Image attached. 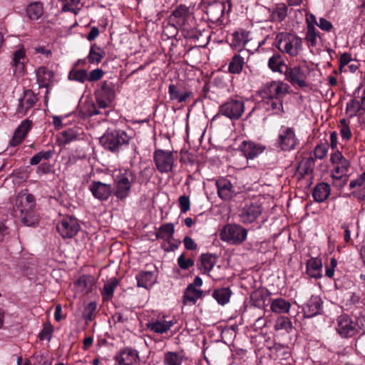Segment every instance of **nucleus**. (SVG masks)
I'll return each instance as SVG.
<instances>
[{
	"instance_id": "1",
	"label": "nucleus",
	"mask_w": 365,
	"mask_h": 365,
	"mask_svg": "<svg viewBox=\"0 0 365 365\" xmlns=\"http://www.w3.org/2000/svg\"><path fill=\"white\" fill-rule=\"evenodd\" d=\"M114 195L120 200L126 199L130 193L131 187L135 182V175L132 170L120 168L113 174Z\"/></svg>"
},
{
	"instance_id": "2",
	"label": "nucleus",
	"mask_w": 365,
	"mask_h": 365,
	"mask_svg": "<svg viewBox=\"0 0 365 365\" xmlns=\"http://www.w3.org/2000/svg\"><path fill=\"white\" fill-rule=\"evenodd\" d=\"M274 45L282 53L291 57L297 56L302 50V38L288 32L278 34L275 37Z\"/></svg>"
},
{
	"instance_id": "3",
	"label": "nucleus",
	"mask_w": 365,
	"mask_h": 365,
	"mask_svg": "<svg viewBox=\"0 0 365 365\" xmlns=\"http://www.w3.org/2000/svg\"><path fill=\"white\" fill-rule=\"evenodd\" d=\"M310 73V69L306 63L287 67L284 70L285 79L292 86L299 88H305L309 86L307 78Z\"/></svg>"
},
{
	"instance_id": "4",
	"label": "nucleus",
	"mask_w": 365,
	"mask_h": 365,
	"mask_svg": "<svg viewBox=\"0 0 365 365\" xmlns=\"http://www.w3.org/2000/svg\"><path fill=\"white\" fill-rule=\"evenodd\" d=\"M247 230L236 224H228L220 230V239L230 245H240L247 238Z\"/></svg>"
},
{
	"instance_id": "5",
	"label": "nucleus",
	"mask_w": 365,
	"mask_h": 365,
	"mask_svg": "<svg viewBox=\"0 0 365 365\" xmlns=\"http://www.w3.org/2000/svg\"><path fill=\"white\" fill-rule=\"evenodd\" d=\"M129 138L126 133L120 130L108 131L99 138L100 143L106 148L115 150L120 146L128 144Z\"/></svg>"
},
{
	"instance_id": "6",
	"label": "nucleus",
	"mask_w": 365,
	"mask_h": 365,
	"mask_svg": "<svg viewBox=\"0 0 365 365\" xmlns=\"http://www.w3.org/2000/svg\"><path fill=\"white\" fill-rule=\"evenodd\" d=\"M299 140L297 138L293 128L282 125L278 132L277 139V146L284 151H290L298 145Z\"/></svg>"
},
{
	"instance_id": "7",
	"label": "nucleus",
	"mask_w": 365,
	"mask_h": 365,
	"mask_svg": "<svg viewBox=\"0 0 365 365\" xmlns=\"http://www.w3.org/2000/svg\"><path fill=\"white\" fill-rule=\"evenodd\" d=\"M330 162L333 165L331 177L334 180H341L346 175L350 168V162L339 150L331 153Z\"/></svg>"
},
{
	"instance_id": "8",
	"label": "nucleus",
	"mask_w": 365,
	"mask_h": 365,
	"mask_svg": "<svg viewBox=\"0 0 365 365\" xmlns=\"http://www.w3.org/2000/svg\"><path fill=\"white\" fill-rule=\"evenodd\" d=\"M365 111V88L359 86L354 92V98L346 104V112L350 118L356 116L358 113L359 120L362 119V113Z\"/></svg>"
},
{
	"instance_id": "9",
	"label": "nucleus",
	"mask_w": 365,
	"mask_h": 365,
	"mask_svg": "<svg viewBox=\"0 0 365 365\" xmlns=\"http://www.w3.org/2000/svg\"><path fill=\"white\" fill-rule=\"evenodd\" d=\"M245 111V103L240 98H230L220 106L218 114L230 120L239 119Z\"/></svg>"
},
{
	"instance_id": "10",
	"label": "nucleus",
	"mask_w": 365,
	"mask_h": 365,
	"mask_svg": "<svg viewBox=\"0 0 365 365\" xmlns=\"http://www.w3.org/2000/svg\"><path fill=\"white\" fill-rule=\"evenodd\" d=\"M153 159L157 169L161 173H169L173 170L175 159L172 152L157 150L154 153Z\"/></svg>"
},
{
	"instance_id": "11",
	"label": "nucleus",
	"mask_w": 365,
	"mask_h": 365,
	"mask_svg": "<svg viewBox=\"0 0 365 365\" xmlns=\"http://www.w3.org/2000/svg\"><path fill=\"white\" fill-rule=\"evenodd\" d=\"M56 228L59 235L66 239L74 237L78 232L80 226L76 218L66 216L58 222Z\"/></svg>"
},
{
	"instance_id": "12",
	"label": "nucleus",
	"mask_w": 365,
	"mask_h": 365,
	"mask_svg": "<svg viewBox=\"0 0 365 365\" xmlns=\"http://www.w3.org/2000/svg\"><path fill=\"white\" fill-rule=\"evenodd\" d=\"M289 86L282 81H272L264 85L262 98H277L282 99L288 93Z\"/></svg>"
},
{
	"instance_id": "13",
	"label": "nucleus",
	"mask_w": 365,
	"mask_h": 365,
	"mask_svg": "<svg viewBox=\"0 0 365 365\" xmlns=\"http://www.w3.org/2000/svg\"><path fill=\"white\" fill-rule=\"evenodd\" d=\"M336 330L341 337H351L356 333V326L352 319L346 314L337 317Z\"/></svg>"
},
{
	"instance_id": "14",
	"label": "nucleus",
	"mask_w": 365,
	"mask_h": 365,
	"mask_svg": "<svg viewBox=\"0 0 365 365\" xmlns=\"http://www.w3.org/2000/svg\"><path fill=\"white\" fill-rule=\"evenodd\" d=\"M262 211L259 203L257 202L247 203L240 214V221L244 224L252 223L261 215Z\"/></svg>"
},
{
	"instance_id": "15",
	"label": "nucleus",
	"mask_w": 365,
	"mask_h": 365,
	"mask_svg": "<svg viewBox=\"0 0 365 365\" xmlns=\"http://www.w3.org/2000/svg\"><path fill=\"white\" fill-rule=\"evenodd\" d=\"M176 323L175 320H168L165 316L151 319L147 324L148 329L156 334L168 332Z\"/></svg>"
},
{
	"instance_id": "16",
	"label": "nucleus",
	"mask_w": 365,
	"mask_h": 365,
	"mask_svg": "<svg viewBox=\"0 0 365 365\" xmlns=\"http://www.w3.org/2000/svg\"><path fill=\"white\" fill-rule=\"evenodd\" d=\"M15 206L21 213L34 210L35 207L34 195L26 192H19L16 197Z\"/></svg>"
},
{
	"instance_id": "17",
	"label": "nucleus",
	"mask_w": 365,
	"mask_h": 365,
	"mask_svg": "<svg viewBox=\"0 0 365 365\" xmlns=\"http://www.w3.org/2000/svg\"><path fill=\"white\" fill-rule=\"evenodd\" d=\"M218 196L223 200L232 199L236 191L231 182L225 178H220L216 181Z\"/></svg>"
},
{
	"instance_id": "18",
	"label": "nucleus",
	"mask_w": 365,
	"mask_h": 365,
	"mask_svg": "<svg viewBox=\"0 0 365 365\" xmlns=\"http://www.w3.org/2000/svg\"><path fill=\"white\" fill-rule=\"evenodd\" d=\"M118 365H135L139 361L138 352L135 350L125 349L115 356Z\"/></svg>"
},
{
	"instance_id": "19",
	"label": "nucleus",
	"mask_w": 365,
	"mask_h": 365,
	"mask_svg": "<svg viewBox=\"0 0 365 365\" xmlns=\"http://www.w3.org/2000/svg\"><path fill=\"white\" fill-rule=\"evenodd\" d=\"M31 121L28 119L23 120L16 129L9 145L13 147L20 145L31 128Z\"/></svg>"
},
{
	"instance_id": "20",
	"label": "nucleus",
	"mask_w": 365,
	"mask_h": 365,
	"mask_svg": "<svg viewBox=\"0 0 365 365\" xmlns=\"http://www.w3.org/2000/svg\"><path fill=\"white\" fill-rule=\"evenodd\" d=\"M264 109L272 115H281L284 113L282 99L277 98H262Z\"/></svg>"
},
{
	"instance_id": "21",
	"label": "nucleus",
	"mask_w": 365,
	"mask_h": 365,
	"mask_svg": "<svg viewBox=\"0 0 365 365\" xmlns=\"http://www.w3.org/2000/svg\"><path fill=\"white\" fill-rule=\"evenodd\" d=\"M241 151L247 159H253L261 154L265 149L262 145L251 141H243L240 145Z\"/></svg>"
},
{
	"instance_id": "22",
	"label": "nucleus",
	"mask_w": 365,
	"mask_h": 365,
	"mask_svg": "<svg viewBox=\"0 0 365 365\" xmlns=\"http://www.w3.org/2000/svg\"><path fill=\"white\" fill-rule=\"evenodd\" d=\"M37 101V98L31 90L24 91V95L19 101L17 112L21 115H25L27 111L31 108Z\"/></svg>"
},
{
	"instance_id": "23",
	"label": "nucleus",
	"mask_w": 365,
	"mask_h": 365,
	"mask_svg": "<svg viewBox=\"0 0 365 365\" xmlns=\"http://www.w3.org/2000/svg\"><path fill=\"white\" fill-rule=\"evenodd\" d=\"M96 101L101 108H106L112 100V89L110 83L106 81L101 85V91L96 93Z\"/></svg>"
},
{
	"instance_id": "24",
	"label": "nucleus",
	"mask_w": 365,
	"mask_h": 365,
	"mask_svg": "<svg viewBox=\"0 0 365 365\" xmlns=\"http://www.w3.org/2000/svg\"><path fill=\"white\" fill-rule=\"evenodd\" d=\"M322 261L318 257L309 259L306 264V272L312 278L322 277Z\"/></svg>"
},
{
	"instance_id": "25",
	"label": "nucleus",
	"mask_w": 365,
	"mask_h": 365,
	"mask_svg": "<svg viewBox=\"0 0 365 365\" xmlns=\"http://www.w3.org/2000/svg\"><path fill=\"white\" fill-rule=\"evenodd\" d=\"M225 9V5L220 1H215L208 5L206 13L210 21L217 22L221 20Z\"/></svg>"
},
{
	"instance_id": "26",
	"label": "nucleus",
	"mask_w": 365,
	"mask_h": 365,
	"mask_svg": "<svg viewBox=\"0 0 365 365\" xmlns=\"http://www.w3.org/2000/svg\"><path fill=\"white\" fill-rule=\"evenodd\" d=\"M250 40V33L240 29L232 34L231 46L235 49L241 50Z\"/></svg>"
},
{
	"instance_id": "27",
	"label": "nucleus",
	"mask_w": 365,
	"mask_h": 365,
	"mask_svg": "<svg viewBox=\"0 0 365 365\" xmlns=\"http://www.w3.org/2000/svg\"><path fill=\"white\" fill-rule=\"evenodd\" d=\"M78 128H70L61 132L57 136V142L60 145H65L76 140H81L83 138L81 136Z\"/></svg>"
},
{
	"instance_id": "28",
	"label": "nucleus",
	"mask_w": 365,
	"mask_h": 365,
	"mask_svg": "<svg viewBox=\"0 0 365 365\" xmlns=\"http://www.w3.org/2000/svg\"><path fill=\"white\" fill-rule=\"evenodd\" d=\"M25 51L24 49H18L14 53L12 68L16 75L22 76L25 70Z\"/></svg>"
},
{
	"instance_id": "29",
	"label": "nucleus",
	"mask_w": 365,
	"mask_h": 365,
	"mask_svg": "<svg viewBox=\"0 0 365 365\" xmlns=\"http://www.w3.org/2000/svg\"><path fill=\"white\" fill-rule=\"evenodd\" d=\"M36 75L40 88H47L52 83L53 73L44 66L38 68L36 71Z\"/></svg>"
},
{
	"instance_id": "30",
	"label": "nucleus",
	"mask_w": 365,
	"mask_h": 365,
	"mask_svg": "<svg viewBox=\"0 0 365 365\" xmlns=\"http://www.w3.org/2000/svg\"><path fill=\"white\" fill-rule=\"evenodd\" d=\"M189 15V9L187 6L183 5L178 6L170 16V20L178 26H182L185 24V21Z\"/></svg>"
},
{
	"instance_id": "31",
	"label": "nucleus",
	"mask_w": 365,
	"mask_h": 365,
	"mask_svg": "<svg viewBox=\"0 0 365 365\" xmlns=\"http://www.w3.org/2000/svg\"><path fill=\"white\" fill-rule=\"evenodd\" d=\"M290 309V302L282 297L273 299L270 302V309L273 313L277 314H287Z\"/></svg>"
},
{
	"instance_id": "32",
	"label": "nucleus",
	"mask_w": 365,
	"mask_h": 365,
	"mask_svg": "<svg viewBox=\"0 0 365 365\" xmlns=\"http://www.w3.org/2000/svg\"><path fill=\"white\" fill-rule=\"evenodd\" d=\"M330 191L331 188L329 184L321 182L313 189L312 196L316 202H322L328 198Z\"/></svg>"
},
{
	"instance_id": "33",
	"label": "nucleus",
	"mask_w": 365,
	"mask_h": 365,
	"mask_svg": "<svg viewBox=\"0 0 365 365\" xmlns=\"http://www.w3.org/2000/svg\"><path fill=\"white\" fill-rule=\"evenodd\" d=\"M135 278L138 287L145 289L150 288L156 280L154 273L148 271L140 272Z\"/></svg>"
},
{
	"instance_id": "34",
	"label": "nucleus",
	"mask_w": 365,
	"mask_h": 365,
	"mask_svg": "<svg viewBox=\"0 0 365 365\" xmlns=\"http://www.w3.org/2000/svg\"><path fill=\"white\" fill-rule=\"evenodd\" d=\"M322 309V303L318 297H312L304 308V314L311 318L319 314Z\"/></svg>"
},
{
	"instance_id": "35",
	"label": "nucleus",
	"mask_w": 365,
	"mask_h": 365,
	"mask_svg": "<svg viewBox=\"0 0 365 365\" xmlns=\"http://www.w3.org/2000/svg\"><path fill=\"white\" fill-rule=\"evenodd\" d=\"M110 187L106 183L100 181H93V195L100 200H106L110 194Z\"/></svg>"
},
{
	"instance_id": "36",
	"label": "nucleus",
	"mask_w": 365,
	"mask_h": 365,
	"mask_svg": "<svg viewBox=\"0 0 365 365\" xmlns=\"http://www.w3.org/2000/svg\"><path fill=\"white\" fill-rule=\"evenodd\" d=\"M202 295L201 289L193 287L192 285H188L183 295V304L193 305L198 299L202 297Z\"/></svg>"
},
{
	"instance_id": "37",
	"label": "nucleus",
	"mask_w": 365,
	"mask_h": 365,
	"mask_svg": "<svg viewBox=\"0 0 365 365\" xmlns=\"http://www.w3.org/2000/svg\"><path fill=\"white\" fill-rule=\"evenodd\" d=\"M168 93L171 101H176L178 103H182L187 101L192 96L190 91H180L177 86L170 84L168 88Z\"/></svg>"
},
{
	"instance_id": "38",
	"label": "nucleus",
	"mask_w": 365,
	"mask_h": 365,
	"mask_svg": "<svg viewBox=\"0 0 365 365\" xmlns=\"http://www.w3.org/2000/svg\"><path fill=\"white\" fill-rule=\"evenodd\" d=\"M183 351H167L164 354V365H182L185 359Z\"/></svg>"
},
{
	"instance_id": "39",
	"label": "nucleus",
	"mask_w": 365,
	"mask_h": 365,
	"mask_svg": "<svg viewBox=\"0 0 365 365\" xmlns=\"http://www.w3.org/2000/svg\"><path fill=\"white\" fill-rule=\"evenodd\" d=\"M268 66L273 72L284 73V69H287L288 67L282 57L279 53L273 54L268 60Z\"/></svg>"
},
{
	"instance_id": "40",
	"label": "nucleus",
	"mask_w": 365,
	"mask_h": 365,
	"mask_svg": "<svg viewBox=\"0 0 365 365\" xmlns=\"http://www.w3.org/2000/svg\"><path fill=\"white\" fill-rule=\"evenodd\" d=\"M217 262V257L211 254H203L200 257L199 269L203 274H208Z\"/></svg>"
},
{
	"instance_id": "41",
	"label": "nucleus",
	"mask_w": 365,
	"mask_h": 365,
	"mask_svg": "<svg viewBox=\"0 0 365 365\" xmlns=\"http://www.w3.org/2000/svg\"><path fill=\"white\" fill-rule=\"evenodd\" d=\"M26 14L29 19L38 20L43 14V4L39 1L31 3L26 8Z\"/></svg>"
},
{
	"instance_id": "42",
	"label": "nucleus",
	"mask_w": 365,
	"mask_h": 365,
	"mask_svg": "<svg viewBox=\"0 0 365 365\" xmlns=\"http://www.w3.org/2000/svg\"><path fill=\"white\" fill-rule=\"evenodd\" d=\"M309 47H315L321 39V35L315 26H307V31L304 38Z\"/></svg>"
},
{
	"instance_id": "43",
	"label": "nucleus",
	"mask_w": 365,
	"mask_h": 365,
	"mask_svg": "<svg viewBox=\"0 0 365 365\" xmlns=\"http://www.w3.org/2000/svg\"><path fill=\"white\" fill-rule=\"evenodd\" d=\"M174 232V225L173 223H165L158 228L155 235L158 239L170 242L173 237Z\"/></svg>"
},
{
	"instance_id": "44",
	"label": "nucleus",
	"mask_w": 365,
	"mask_h": 365,
	"mask_svg": "<svg viewBox=\"0 0 365 365\" xmlns=\"http://www.w3.org/2000/svg\"><path fill=\"white\" fill-rule=\"evenodd\" d=\"M245 65V59L240 54H235L231 59L229 66L228 71L231 73L237 74L240 73Z\"/></svg>"
},
{
	"instance_id": "45",
	"label": "nucleus",
	"mask_w": 365,
	"mask_h": 365,
	"mask_svg": "<svg viewBox=\"0 0 365 365\" xmlns=\"http://www.w3.org/2000/svg\"><path fill=\"white\" fill-rule=\"evenodd\" d=\"M231 294V290L227 287H224L215 290L212 297L220 304L225 305L230 301Z\"/></svg>"
},
{
	"instance_id": "46",
	"label": "nucleus",
	"mask_w": 365,
	"mask_h": 365,
	"mask_svg": "<svg viewBox=\"0 0 365 365\" xmlns=\"http://www.w3.org/2000/svg\"><path fill=\"white\" fill-rule=\"evenodd\" d=\"M314 167V160L313 158H304L299 163L297 172L302 175H308L311 173Z\"/></svg>"
},
{
	"instance_id": "47",
	"label": "nucleus",
	"mask_w": 365,
	"mask_h": 365,
	"mask_svg": "<svg viewBox=\"0 0 365 365\" xmlns=\"http://www.w3.org/2000/svg\"><path fill=\"white\" fill-rule=\"evenodd\" d=\"M68 78L71 80H75L83 83L86 80H91V74L89 76L87 71L84 69L73 68L70 71Z\"/></svg>"
},
{
	"instance_id": "48",
	"label": "nucleus",
	"mask_w": 365,
	"mask_h": 365,
	"mask_svg": "<svg viewBox=\"0 0 365 365\" xmlns=\"http://www.w3.org/2000/svg\"><path fill=\"white\" fill-rule=\"evenodd\" d=\"M287 6L284 4H279L273 9L271 18L273 21H282L287 15Z\"/></svg>"
},
{
	"instance_id": "49",
	"label": "nucleus",
	"mask_w": 365,
	"mask_h": 365,
	"mask_svg": "<svg viewBox=\"0 0 365 365\" xmlns=\"http://www.w3.org/2000/svg\"><path fill=\"white\" fill-rule=\"evenodd\" d=\"M78 108L83 118L91 116V103L88 95L83 96L80 100Z\"/></svg>"
},
{
	"instance_id": "50",
	"label": "nucleus",
	"mask_w": 365,
	"mask_h": 365,
	"mask_svg": "<svg viewBox=\"0 0 365 365\" xmlns=\"http://www.w3.org/2000/svg\"><path fill=\"white\" fill-rule=\"evenodd\" d=\"M292 328V323L287 317H279L275 322L274 329L276 331L285 330L287 333H289Z\"/></svg>"
},
{
	"instance_id": "51",
	"label": "nucleus",
	"mask_w": 365,
	"mask_h": 365,
	"mask_svg": "<svg viewBox=\"0 0 365 365\" xmlns=\"http://www.w3.org/2000/svg\"><path fill=\"white\" fill-rule=\"evenodd\" d=\"M20 217L23 223L26 226H34L38 221V218L34 210L21 213Z\"/></svg>"
},
{
	"instance_id": "52",
	"label": "nucleus",
	"mask_w": 365,
	"mask_h": 365,
	"mask_svg": "<svg viewBox=\"0 0 365 365\" xmlns=\"http://www.w3.org/2000/svg\"><path fill=\"white\" fill-rule=\"evenodd\" d=\"M61 4V9L63 11L76 12V9L80 2V0H58Z\"/></svg>"
},
{
	"instance_id": "53",
	"label": "nucleus",
	"mask_w": 365,
	"mask_h": 365,
	"mask_svg": "<svg viewBox=\"0 0 365 365\" xmlns=\"http://www.w3.org/2000/svg\"><path fill=\"white\" fill-rule=\"evenodd\" d=\"M329 145L327 143H322L317 145L314 149V156L318 159L324 158L328 153Z\"/></svg>"
},
{
	"instance_id": "54",
	"label": "nucleus",
	"mask_w": 365,
	"mask_h": 365,
	"mask_svg": "<svg viewBox=\"0 0 365 365\" xmlns=\"http://www.w3.org/2000/svg\"><path fill=\"white\" fill-rule=\"evenodd\" d=\"M340 133L341 138L343 140H349L351 138L352 133L348 123H346V119H341L340 120Z\"/></svg>"
},
{
	"instance_id": "55",
	"label": "nucleus",
	"mask_w": 365,
	"mask_h": 365,
	"mask_svg": "<svg viewBox=\"0 0 365 365\" xmlns=\"http://www.w3.org/2000/svg\"><path fill=\"white\" fill-rule=\"evenodd\" d=\"M117 284L118 282L115 279H112L105 284L103 293L105 298L108 299L112 297Z\"/></svg>"
},
{
	"instance_id": "56",
	"label": "nucleus",
	"mask_w": 365,
	"mask_h": 365,
	"mask_svg": "<svg viewBox=\"0 0 365 365\" xmlns=\"http://www.w3.org/2000/svg\"><path fill=\"white\" fill-rule=\"evenodd\" d=\"M178 264L182 269H187L194 265V261L190 258H185L182 254L178 259Z\"/></svg>"
},
{
	"instance_id": "57",
	"label": "nucleus",
	"mask_w": 365,
	"mask_h": 365,
	"mask_svg": "<svg viewBox=\"0 0 365 365\" xmlns=\"http://www.w3.org/2000/svg\"><path fill=\"white\" fill-rule=\"evenodd\" d=\"M106 56V52L100 48L93 45V64L99 63Z\"/></svg>"
},
{
	"instance_id": "58",
	"label": "nucleus",
	"mask_w": 365,
	"mask_h": 365,
	"mask_svg": "<svg viewBox=\"0 0 365 365\" xmlns=\"http://www.w3.org/2000/svg\"><path fill=\"white\" fill-rule=\"evenodd\" d=\"M178 201L181 212H187L190 208V201L189 197L186 195H182L179 197Z\"/></svg>"
},
{
	"instance_id": "59",
	"label": "nucleus",
	"mask_w": 365,
	"mask_h": 365,
	"mask_svg": "<svg viewBox=\"0 0 365 365\" xmlns=\"http://www.w3.org/2000/svg\"><path fill=\"white\" fill-rule=\"evenodd\" d=\"M317 26L322 31L330 32L334 29L332 24L327 19L321 17L317 23Z\"/></svg>"
},
{
	"instance_id": "60",
	"label": "nucleus",
	"mask_w": 365,
	"mask_h": 365,
	"mask_svg": "<svg viewBox=\"0 0 365 365\" xmlns=\"http://www.w3.org/2000/svg\"><path fill=\"white\" fill-rule=\"evenodd\" d=\"M337 266V260L332 257L330 260L329 267H326L325 275L329 278H332L334 275V269Z\"/></svg>"
},
{
	"instance_id": "61",
	"label": "nucleus",
	"mask_w": 365,
	"mask_h": 365,
	"mask_svg": "<svg viewBox=\"0 0 365 365\" xmlns=\"http://www.w3.org/2000/svg\"><path fill=\"white\" fill-rule=\"evenodd\" d=\"M364 182H365V173H362L356 179L351 180L349 183V187L351 188H356L358 187H361Z\"/></svg>"
},
{
	"instance_id": "62",
	"label": "nucleus",
	"mask_w": 365,
	"mask_h": 365,
	"mask_svg": "<svg viewBox=\"0 0 365 365\" xmlns=\"http://www.w3.org/2000/svg\"><path fill=\"white\" fill-rule=\"evenodd\" d=\"M88 278L86 276H83L80 277L76 282V285L82 291H86V292H89V289H87V280Z\"/></svg>"
},
{
	"instance_id": "63",
	"label": "nucleus",
	"mask_w": 365,
	"mask_h": 365,
	"mask_svg": "<svg viewBox=\"0 0 365 365\" xmlns=\"http://www.w3.org/2000/svg\"><path fill=\"white\" fill-rule=\"evenodd\" d=\"M183 242H184V245H185V247L187 250H194L197 247V245L195 242V241L190 237H188V236H186L184 238Z\"/></svg>"
},
{
	"instance_id": "64",
	"label": "nucleus",
	"mask_w": 365,
	"mask_h": 365,
	"mask_svg": "<svg viewBox=\"0 0 365 365\" xmlns=\"http://www.w3.org/2000/svg\"><path fill=\"white\" fill-rule=\"evenodd\" d=\"M351 56L348 53H343L342 55H341L339 58L340 69L341 70L344 67L347 66L349 63L351 61Z\"/></svg>"
}]
</instances>
